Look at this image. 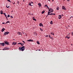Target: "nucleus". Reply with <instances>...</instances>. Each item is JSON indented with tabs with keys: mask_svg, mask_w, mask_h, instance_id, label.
<instances>
[{
	"mask_svg": "<svg viewBox=\"0 0 73 73\" xmlns=\"http://www.w3.org/2000/svg\"><path fill=\"white\" fill-rule=\"evenodd\" d=\"M25 46H23L21 47H19V49L20 50L22 51H24V50H25Z\"/></svg>",
	"mask_w": 73,
	"mask_h": 73,
	"instance_id": "f257e3e1",
	"label": "nucleus"
},
{
	"mask_svg": "<svg viewBox=\"0 0 73 73\" xmlns=\"http://www.w3.org/2000/svg\"><path fill=\"white\" fill-rule=\"evenodd\" d=\"M9 33H10L9 32H5L4 34V35L5 36L6 35H8V34H9Z\"/></svg>",
	"mask_w": 73,
	"mask_h": 73,
	"instance_id": "f03ea898",
	"label": "nucleus"
},
{
	"mask_svg": "<svg viewBox=\"0 0 73 73\" xmlns=\"http://www.w3.org/2000/svg\"><path fill=\"white\" fill-rule=\"evenodd\" d=\"M48 11L50 12H52L53 11V10L52 9V8H50V9H48Z\"/></svg>",
	"mask_w": 73,
	"mask_h": 73,
	"instance_id": "7ed1b4c3",
	"label": "nucleus"
},
{
	"mask_svg": "<svg viewBox=\"0 0 73 73\" xmlns=\"http://www.w3.org/2000/svg\"><path fill=\"white\" fill-rule=\"evenodd\" d=\"M4 43L5 44L7 45H9V42L7 41H4Z\"/></svg>",
	"mask_w": 73,
	"mask_h": 73,
	"instance_id": "20e7f679",
	"label": "nucleus"
},
{
	"mask_svg": "<svg viewBox=\"0 0 73 73\" xmlns=\"http://www.w3.org/2000/svg\"><path fill=\"white\" fill-rule=\"evenodd\" d=\"M9 49V48H7V47H6V48H4L3 49V50H8Z\"/></svg>",
	"mask_w": 73,
	"mask_h": 73,
	"instance_id": "39448f33",
	"label": "nucleus"
},
{
	"mask_svg": "<svg viewBox=\"0 0 73 73\" xmlns=\"http://www.w3.org/2000/svg\"><path fill=\"white\" fill-rule=\"evenodd\" d=\"M62 9L63 10H65L66 9L65 7H64V6H62Z\"/></svg>",
	"mask_w": 73,
	"mask_h": 73,
	"instance_id": "423d86ee",
	"label": "nucleus"
},
{
	"mask_svg": "<svg viewBox=\"0 0 73 73\" xmlns=\"http://www.w3.org/2000/svg\"><path fill=\"white\" fill-rule=\"evenodd\" d=\"M33 40H32V39H30L28 40H27V41H29V42H33Z\"/></svg>",
	"mask_w": 73,
	"mask_h": 73,
	"instance_id": "0eeeda50",
	"label": "nucleus"
},
{
	"mask_svg": "<svg viewBox=\"0 0 73 73\" xmlns=\"http://www.w3.org/2000/svg\"><path fill=\"white\" fill-rule=\"evenodd\" d=\"M0 44L1 45H2V46H4V45L5 44L4 43H0Z\"/></svg>",
	"mask_w": 73,
	"mask_h": 73,
	"instance_id": "6e6552de",
	"label": "nucleus"
},
{
	"mask_svg": "<svg viewBox=\"0 0 73 73\" xmlns=\"http://www.w3.org/2000/svg\"><path fill=\"white\" fill-rule=\"evenodd\" d=\"M62 18V17H61V15H59V16H58V19H60Z\"/></svg>",
	"mask_w": 73,
	"mask_h": 73,
	"instance_id": "1a4fd4ad",
	"label": "nucleus"
},
{
	"mask_svg": "<svg viewBox=\"0 0 73 73\" xmlns=\"http://www.w3.org/2000/svg\"><path fill=\"white\" fill-rule=\"evenodd\" d=\"M55 14L53 13H51L49 15H55Z\"/></svg>",
	"mask_w": 73,
	"mask_h": 73,
	"instance_id": "9d476101",
	"label": "nucleus"
},
{
	"mask_svg": "<svg viewBox=\"0 0 73 73\" xmlns=\"http://www.w3.org/2000/svg\"><path fill=\"white\" fill-rule=\"evenodd\" d=\"M16 44H17L16 42H13L12 44H13V45H16Z\"/></svg>",
	"mask_w": 73,
	"mask_h": 73,
	"instance_id": "9b49d317",
	"label": "nucleus"
},
{
	"mask_svg": "<svg viewBox=\"0 0 73 73\" xmlns=\"http://www.w3.org/2000/svg\"><path fill=\"white\" fill-rule=\"evenodd\" d=\"M5 29L4 28H3L2 29V30H1V32H3L4 31H5Z\"/></svg>",
	"mask_w": 73,
	"mask_h": 73,
	"instance_id": "f8f14e48",
	"label": "nucleus"
},
{
	"mask_svg": "<svg viewBox=\"0 0 73 73\" xmlns=\"http://www.w3.org/2000/svg\"><path fill=\"white\" fill-rule=\"evenodd\" d=\"M38 5H39V7H41V4L39 3L38 4Z\"/></svg>",
	"mask_w": 73,
	"mask_h": 73,
	"instance_id": "ddd939ff",
	"label": "nucleus"
},
{
	"mask_svg": "<svg viewBox=\"0 0 73 73\" xmlns=\"http://www.w3.org/2000/svg\"><path fill=\"white\" fill-rule=\"evenodd\" d=\"M44 7H46L47 8H48V9H50V8H49L48 7V5H44Z\"/></svg>",
	"mask_w": 73,
	"mask_h": 73,
	"instance_id": "4468645a",
	"label": "nucleus"
},
{
	"mask_svg": "<svg viewBox=\"0 0 73 73\" xmlns=\"http://www.w3.org/2000/svg\"><path fill=\"white\" fill-rule=\"evenodd\" d=\"M17 34H18V35H21V33L19 32H18Z\"/></svg>",
	"mask_w": 73,
	"mask_h": 73,
	"instance_id": "2eb2a0df",
	"label": "nucleus"
},
{
	"mask_svg": "<svg viewBox=\"0 0 73 73\" xmlns=\"http://www.w3.org/2000/svg\"><path fill=\"white\" fill-rule=\"evenodd\" d=\"M39 26L40 27H43V25H42L41 23H39Z\"/></svg>",
	"mask_w": 73,
	"mask_h": 73,
	"instance_id": "dca6fc26",
	"label": "nucleus"
},
{
	"mask_svg": "<svg viewBox=\"0 0 73 73\" xmlns=\"http://www.w3.org/2000/svg\"><path fill=\"white\" fill-rule=\"evenodd\" d=\"M34 18H35V17H33V20L35 21H36V19H35Z\"/></svg>",
	"mask_w": 73,
	"mask_h": 73,
	"instance_id": "f3484780",
	"label": "nucleus"
},
{
	"mask_svg": "<svg viewBox=\"0 0 73 73\" xmlns=\"http://www.w3.org/2000/svg\"><path fill=\"white\" fill-rule=\"evenodd\" d=\"M0 14H3V11L2 10H1V11H0Z\"/></svg>",
	"mask_w": 73,
	"mask_h": 73,
	"instance_id": "a211bd4d",
	"label": "nucleus"
},
{
	"mask_svg": "<svg viewBox=\"0 0 73 73\" xmlns=\"http://www.w3.org/2000/svg\"><path fill=\"white\" fill-rule=\"evenodd\" d=\"M45 13V11H43L42 12V14H43V13Z\"/></svg>",
	"mask_w": 73,
	"mask_h": 73,
	"instance_id": "6ab92c4d",
	"label": "nucleus"
},
{
	"mask_svg": "<svg viewBox=\"0 0 73 73\" xmlns=\"http://www.w3.org/2000/svg\"><path fill=\"white\" fill-rule=\"evenodd\" d=\"M66 38H68V39H69L70 38V37H68V36H66Z\"/></svg>",
	"mask_w": 73,
	"mask_h": 73,
	"instance_id": "aec40b11",
	"label": "nucleus"
},
{
	"mask_svg": "<svg viewBox=\"0 0 73 73\" xmlns=\"http://www.w3.org/2000/svg\"><path fill=\"white\" fill-rule=\"evenodd\" d=\"M29 5H30V6H33V5H31V3H29Z\"/></svg>",
	"mask_w": 73,
	"mask_h": 73,
	"instance_id": "412c9836",
	"label": "nucleus"
},
{
	"mask_svg": "<svg viewBox=\"0 0 73 73\" xmlns=\"http://www.w3.org/2000/svg\"><path fill=\"white\" fill-rule=\"evenodd\" d=\"M4 15L5 16V17H6V19H8V18H7V17L6 15Z\"/></svg>",
	"mask_w": 73,
	"mask_h": 73,
	"instance_id": "4be33fe9",
	"label": "nucleus"
},
{
	"mask_svg": "<svg viewBox=\"0 0 73 73\" xmlns=\"http://www.w3.org/2000/svg\"><path fill=\"white\" fill-rule=\"evenodd\" d=\"M50 34H51V35H54V34L52 32L50 33Z\"/></svg>",
	"mask_w": 73,
	"mask_h": 73,
	"instance_id": "5701e85b",
	"label": "nucleus"
},
{
	"mask_svg": "<svg viewBox=\"0 0 73 73\" xmlns=\"http://www.w3.org/2000/svg\"><path fill=\"white\" fill-rule=\"evenodd\" d=\"M50 12L49 11H48V15H50Z\"/></svg>",
	"mask_w": 73,
	"mask_h": 73,
	"instance_id": "b1692460",
	"label": "nucleus"
},
{
	"mask_svg": "<svg viewBox=\"0 0 73 73\" xmlns=\"http://www.w3.org/2000/svg\"><path fill=\"white\" fill-rule=\"evenodd\" d=\"M6 7L7 8H9L10 7V6H7L6 5Z\"/></svg>",
	"mask_w": 73,
	"mask_h": 73,
	"instance_id": "393cba45",
	"label": "nucleus"
},
{
	"mask_svg": "<svg viewBox=\"0 0 73 73\" xmlns=\"http://www.w3.org/2000/svg\"><path fill=\"white\" fill-rule=\"evenodd\" d=\"M37 44H38L39 45L40 43L39 42H38V41L37 42Z\"/></svg>",
	"mask_w": 73,
	"mask_h": 73,
	"instance_id": "a878e982",
	"label": "nucleus"
},
{
	"mask_svg": "<svg viewBox=\"0 0 73 73\" xmlns=\"http://www.w3.org/2000/svg\"><path fill=\"white\" fill-rule=\"evenodd\" d=\"M50 24H53L52 21H50Z\"/></svg>",
	"mask_w": 73,
	"mask_h": 73,
	"instance_id": "bb28decb",
	"label": "nucleus"
},
{
	"mask_svg": "<svg viewBox=\"0 0 73 73\" xmlns=\"http://www.w3.org/2000/svg\"><path fill=\"white\" fill-rule=\"evenodd\" d=\"M21 44V46H23L25 44L24 43H23V44Z\"/></svg>",
	"mask_w": 73,
	"mask_h": 73,
	"instance_id": "cd10ccee",
	"label": "nucleus"
},
{
	"mask_svg": "<svg viewBox=\"0 0 73 73\" xmlns=\"http://www.w3.org/2000/svg\"><path fill=\"white\" fill-rule=\"evenodd\" d=\"M22 44L21 43H18V44Z\"/></svg>",
	"mask_w": 73,
	"mask_h": 73,
	"instance_id": "c85d7f7f",
	"label": "nucleus"
},
{
	"mask_svg": "<svg viewBox=\"0 0 73 73\" xmlns=\"http://www.w3.org/2000/svg\"><path fill=\"white\" fill-rule=\"evenodd\" d=\"M7 1L11 3V1H10V0H7Z\"/></svg>",
	"mask_w": 73,
	"mask_h": 73,
	"instance_id": "c756f323",
	"label": "nucleus"
},
{
	"mask_svg": "<svg viewBox=\"0 0 73 73\" xmlns=\"http://www.w3.org/2000/svg\"><path fill=\"white\" fill-rule=\"evenodd\" d=\"M7 17H10V15H8V16H7Z\"/></svg>",
	"mask_w": 73,
	"mask_h": 73,
	"instance_id": "7c9ffc66",
	"label": "nucleus"
},
{
	"mask_svg": "<svg viewBox=\"0 0 73 73\" xmlns=\"http://www.w3.org/2000/svg\"><path fill=\"white\" fill-rule=\"evenodd\" d=\"M10 17H11V18H13V17L12 16H10Z\"/></svg>",
	"mask_w": 73,
	"mask_h": 73,
	"instance_id": "2f4dec72",
	"label": "nucleus"
},
{
	"mask_svg": "<svg viewBox=\"0 0 73 73\" xmlns=\"http://www.w3.org/2000/svg\"><path fill=\"white\" fill-rule=\"evenodd\" d=\"M58 9H59L58 7H57V9H56V10H58Z\"/></svg>",
	"mask_w": 73,
	"mask_h": 73,
	"instance_id": "473e14b6",
	"label": "nucleus"
},
{
	"mask_svg": "<svg viewBox=\"0 0 73 73\" xmlns=\"http://www.w3.org/2000/svg\"><path fill=\"white\" fill-rule=\"evenodd\" d=\"M7 23H10V21H8L7 22H6Z\"/></svg>",
	"mask_w": 73,
	"mask_h": 73,
	"instance_id": "72a5a7b5",
	"label": "nucleus"
},
{
	"mask_svg": "<svg viewBox=\"0 0 73 73\" xmlns=\"http://www.w3.org/2000/svg\"><path fill=\"white\" fill-rule=\"evenodd\" d=\"M50 39H51L52 40H53V38L52 37H50Z\"/></svg>",
	"mask_w": 73,
	"mask_h": 73,
	"instance_id": "f704fd0d",
	"label": "nucleus"
},
{
	"mask_svg": "<svg viewBox=\"0 0 73 73\" xmlns=\"http://www.w3.org/2000/svg\"><path fill=\"white\" fill-rule=\"evenodd\" d=\"M40 30L41 31H43V30H42V29H41V28H40Z\"/></svg>",
	"mask_w": 73,
	"mask_h": 73,
	"instance_id": "c9c22d12",
	"label": "nucleus"
},
{
	"mask_svg": "<svg viewBox=\"0 0 73 73\" xmlns=\"http://www.w3.org/2000/svg\"><path fill=\"white\" fill-rule=\"evenodd\" d=\"M71 35H73V32L71 33Z\"/></svg>",
	"mask_w": 73,
	"mask_h": 73,
	"instance_id": "e433bc0d",
	"label": "nucleus"
},
{
	"mask_svg": "<svg viewBox=\"0 0 73 73\" xmlns=\"http://www.w3.org/2000/svg\"><path fill=\"white\" fill-rule=\"evenodd\" d=\"M45 37H48V35H46V36H45Z\"/></svg>",
	"mask_w": 73,
	"mask_h": 73,
	"instance_id": "4c0bfd02",
	"label": "nucleus"
},
{
	"mask_svg": "<svg viewBox=\"0 0 73 73\" xmlns=\"http://www.w3.org/2000/svg\"><path fill=\"white\" fill-rule=\"evenodd\" d=\"M48 36L49 37V38H50V35H48Z\"/></svg>",
	"mask_w": 73,
	"mask_h": 73,
	"instance_id": "58836bf2",
	"label": "nucleus"
},
{
	"mask_svg": "<svg viewBox=\"0 0 73 73\" xmlns=\"http://www.w3.org/2000/svg\"><path fill=\"white\" fill-rule=\"evenodd\" d=\"M22 42H23V43H25V42H24V41H22Z\"/></svg>",
	"mask_w": 73,
	"mask_h": 73,
	"instance_id": "ea45409f",
	"label": "nucleus"
},
{
	"mask_svg": "<svg viewBox=\"0 0 73 73\" xmlns=\"http://www.w3.org/2000/svg\"><path fill=\"white\" fill-rule=\"evenodd\" d=\"M70 0H67V1L68 2V1H70Z\"/></svg>",
	"mask_w": 73,
	"mask_h": 73,
	"instance_id": "a19ab883",
	"label": "nucleus"
},
{
	"mask_svg": "<svg viewBox=\"0 0 73 73\" xmlns=\"http://www.w3.org/2000/svg\"><path fill=\"white\" fill-rule=\"evenodd\" d=\"M31 3L33 4V2H32V1H31Z\"/></svg>",
	"mask_w": 73,
	"mask_h": 73,
	"instance_id": "79ce46f5",
	"label": "nucleus"
},
{
	"mask_svg": "<svg viewBox=\"0 0 73 73\" xmlns=\"http://www.w3.org/2000/svg\"><path fill=\"white\" fill-rule=\"evenodd\" d=\"M3 14L4 15H6V13H3Z\"/></svg>",
	"mask_w": 73,
	"mask_h": 73,
	"instance_id": "37998d69",
	"label": "nucleus"
},
{
	"mask_svg": "<svg viewBox=\"0 0 73 73\" xmlns=\"http://www.w3.org/2000/svg\"><path fill=\"white\" fill-rule=\"evenodd\" d=\"M17 4H19V1H18L17 2Z\"/></svg>",
	"mask_w": 73,
	"mask_h": 73,
	"instance_id": "c03bdc74",
	"label": "nucleus"
},
{
	"mask_svg": "<svg viewBox=\"0 0 73 73\" xmlns=\"http://www.w3.org/2000/svg\"><path fill=\"white\" fill-rule=\"evenodd\" d=\"M72 17H73V16L70 17V18H71Z\"/></svg>",
	"mask_w": 73,
	"mask_h": 73,
	"instance_id": "a18cd8bd",
	"label": "nucleus"
},
{
	"mask_svg": "<svg viewBox=\"0 0 73 73\" xmlns=\"http://www.w3.org/2000/svg\"><path fill=\"white\" fill-rule=\"evenodd\" d=\"M5 23H2V24H5Z\"/></svg>",
	"mask_w": 73,
	"mask_h": 73,
	"instance_id": "49530a36",
	"label": "nucleus"
},
{
	"mask_svg": "<svg viewBox=\"0 0 73 73\" xmlns=\"http://www.w3.org/2000/svg\"><path fill=\"white\" fill-rule=\"evenodd\" d=\"M48 1H50V0H48Z\"/></svg>",
	"mask_w": 73,
	"mask_h": 73,
	"instance_id": "de8ad7c7",
	"label": "nucleus"
},
{
	"mask_svg": "<svg viewBox=\"0 0 73 73\" xmlns=\"http://www.w3.org/2000/svg\"><path fill=\"white\" fill-rule=\"evenodd\" d=\"M7 23H5V24H7Z\"/></svg>",
	"mask_w": 73,
	"mask_h": 73,
	"instance_id": "09e8293b",
	"label": "nucleus"
},
{
	"mask_svg": "<svg viewBox=\"0 0 73 73\" xmlns=\"http://www.w3.org/2000/svg\"><path fill=\"white\" fill-rule=\"evenodd\" d=\"M13 4H15V3H13Z\"/></svg>",
	"mask_w": 73,
	"mask_h": 73,
	"instance_id": "8fccbe9b",
	"label": "nucleus"
},
{
	"mask_svg": "<svg viewBox=\"0 0 73 73\" xmlns=\"http://www.w3.org/2000/svg\"><path fill=\"white\" fill-rule=\"evenodd\" d=\"M54 0H52V1H54Z\"/></svg>",
	"mask_w": 73,
	"mask_h": 73,
	"instance_id": "3c124183",
	"label": "nucleus"
},
{
	"mask_svg": "<svg viewBox=\"0 0 73 73\" xmlns=\"http://www.w3.org/2000/svg\"><path fill=\"white\" fill-rule=\"evenodd\" d=\"M38 50L40 51V50Z\"/></svg>",
	"mask_w": 73,
	"mask_h": 73,
	"instance_id": "603ef678",
	"label": "nucleus"
},
{
	"mask_svg": "<svg viewBox=\"0 0 73 73\" xmlns=\"http://www.w3.org/2000/svg\"><path fill=\"white\" fill-rule=\"evenodd\" d=\"M22 33H23V34H24V32Z\"/></svg>",
	"mask_w": 73,
	"mask_h": 73,
	"instance_id": "864d4df0",
	"label": "nucleus"
},
{
	"mask_svg": "<svg viewBox=\"0 0 73 73\" xmlns=\"http://www.w3.org/2000/svg\"><path fill=\"white\" fill-rule=\"evenodd\" d=\"M62 16H63V14H62Z\"/></svg>",
	"mask_w": 73,
	"mask_h": 73,
	"instance_id": "5fc2aeb1",
	"label": "nucleus"
},
{
	"mask_svg": "<svg viewBox=\"0 0 73 73\" xmlns=\"http://www.w3.org/2000/svg\"><path fill=\"white\" fill-rule=\"evenodd\" d=\"M47 17V16L46 17Z\"/></svg>",
	"mask_w": 73,
	"mask_h": 73,
	"instance_id": "6e6d98bb",
	"label": "nucleus"
},
{
	"mask_svg": "<svg viewBox=\"0 0 73 73\" xmlns=\"http://www.w3.org/2000/svg\"><path fill=\"white\" fill-rule=\"evenodd\" d=\"M31 0H30V1H31Z\"/></svg>",
	"mask_w": 73,
	"mask_h": 73,
	"instance_id": "4d7b16f0",
	"label": "nucleus"
}]
</instances>
